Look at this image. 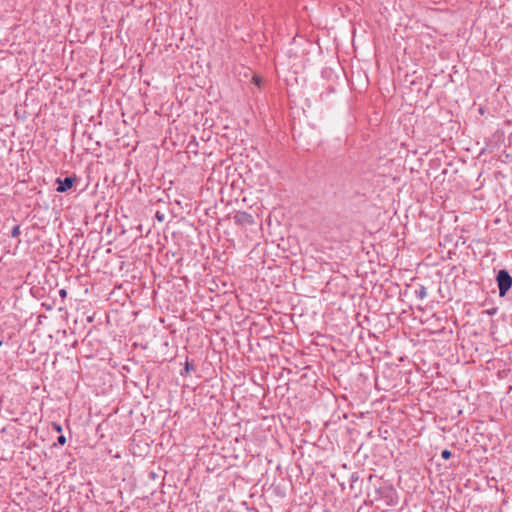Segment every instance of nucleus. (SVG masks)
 I'll return each mask as SVG.
<instances>
[{
  "label": "nucleus",
  "mask_w": 512,
  "mask_h": 512,
  "mask_svg": "<svg viewBox=\"0 0 512 512\" xmlns=\"http://www.w3.org/2000/svg\"><path fill=\"white\" fill-rule=\"evenodd\" d=\"M74 210L79 211V214H77V223H81V220L84 216L82 209L79 207H75ZM70 221L73 224V227L71 228V231L73 232V234H72V239L69 242L70 250L66 254V264L71 265V267L73 268V264L69 260L70 259L77 260L79 258L80 245H82L83 242H82V235L79 234V229H76L74 227V225L76 224V218L72 217Z\"/></svg>",
  "instance_id": "1"
},
{
  "label": "nucleus",
  "mask_w": 512,
  "mask_h": 512,
  "mask_svg": "<svg viewBox=\"0 0 512 512\" xmlns=\"http://www.w3.org/2000/svg\"><path fill=\"white\" fill-rule=\"evenodd\" d=\"M77 174L75 171L66 170V196L72 192L81 193L85 191L89 185L87 177Z\"/></svg>",
  "instance_id": "2"
},
{
  "label": "nucleus",
  "mask_w": 512,
  "mask_h": 512,
  "mask_svg": "<svg viewBox=\"0 0 512 512\" xmlns=\"http://www.w3.org/2000/svg\"><path fill=\"white\" fill-rule=\"evenodd\" d=\"M378 482L379 485H375V492L378 495V498L383 499L389 506L396 505L398 502V496L395 488L391 484L383 482L380 479Z\"/></svg>",
  "instance_id": "3"
},
{
  "label": "nucleus",
  "mask_w": 512,
  "mask_h": 512,
  "mask_svg": "<svg viewBox=\"0 0 512 512\" xmlns=\"http://www.w3.org/2000/svg\"><path fill=\"white\" fill-rule=\"evenodd\" d=\"M495 281L499 290V296L504 297L512 288V276L507 269H500L495 277Z\"/></svg>",
  "instance_id": "4"
},
{
  "label": "nucleus",
  "mask_w": 512,
  "mask_h": 512,
  "mask_svg": "<svg viewBox=\"0 0 512 512\" xmlns=\"http://www.w3.org/2000/svg\"><path fill=\"white\" fill-rule=\"evenodd\" d=\"M66 472H69V476L71 478H75L74 482L69 484L70 491H74L77 488V485H83L84 477L82 472H80L79 475L77 474V467L74 459L72 461H68L66 464Z\"/></svg>",
  "instance_id": "5"
},
{
  "label": "nucleus",
  "mask_w": 512,
  "mask_h": 512,
  "mask_svg": "<svg viewBox=\"0 0 512 512\" xmlns=\"http://www.w3.org/2000/svg\"><path fill=\"white\" fill-rule=\"evenodd\" d=\"M234 223L239 226H252L255 224L254 216L246 211H237L233 216Z\"/></svg>",
  "instance_id": "6"
},
{
  "label": "nucleus",
  "mask_w": 512,
  "mask_h": 512,
  "mask_svg": "<svg viewBox=\"0 0 512 512\" xmlns=\"http://www.w3.org/2000/svg\"><path fill=\"white\" fill-rule=\"evenodd\" d=\"M196 370V366L193 364V362H190L188 358L186 359L184 368L181 370L180 375L183 377L188 376L191 372Z\"/></svg>",
  "instance_id": "7"
},
{
  "label": "nucleus",
  "mask_w": 512,
  "mask_h": 512,
  "mask_svg": "<svg viewBox=\"0 0 512 512\" xmlns=\"http://www.w3.org/2000/svg\"><path fill=\"white\" fill-rule=\"evenodd\" d=\"M72 277H75L76 280H80L84 276L81 274H76L75 271L72 270V268L66 269V276H65L66 281H68L70 283L71 282L70 279Z\"/></svg>",
  "instance_id": "8"
},
{
  "label": "nucleus",
  "mask_w": 512,
  "mask_h": 512,
  "mask_svg": "<svg viewBox=\"0 0 512 512\" xmlns=\"http://www.w3.org/2000/svg\"><path fill=\"white\" fill-rule=\"evenodd\" d=\"M415 295L418 299H424L427 296V290L426 287L423 285H420L418 289L415 290Z\"/></svg>",
  "instance_id": "9"
},
{
  "label": "nucleus",
  "mask_w": 512,
  "mask_h": 512,
  "mask_svg": "<svg viewBox=\"0 0 512 512\" xmlns=\"http://www.w3.org/2000/svg\"><path fill=\"white\" fill-rule=\"evenodd\" d=\"M359 480V474L358 472H354L351 474L350 476V486H351V489L354 488V484Z\"/></svg>",
  "instance_id": "10"
},
{
  "label": "nucleus",
  "mask_w": 512,
  "mask_h": 512,
  "mask_svg": "<svg viewBox=\"0 0 512 512\" xmlns=\"http://www.w3.org/2000/svg\"><path fill=\"white\" fill-rule=\"evenodd\" d=\"M21 234V231H20V226L19 225H15L12 230H11V236L13 238H17L19 235Z\"/></svg>",
  "instance_id": "11"
},
{
  "label": "nucleus",
  "mask_w": 512,
  "mask_h": 512,
  "mask_svg": "<svg viewBox=\"0 0 512 512\" xmlns=\"http://www.w3.org/2000/svg\"><path fill=\"white\" fill-rule=\"evenodd\" d=\"M56 183H57V191L58 192H64L65 190V187H64V180H62L60 177L57 178L56 180Z\"/></svg>",
  "instance_id": "12"
},
{
  "label": "nucleus",
  "mask_w": 512,
  "mask_h": 512,
  "mask_svg": "<svg viewBox=\"0 0 512 512\" xmlns=\"http://www.w3.org/2000/svg\"><path fill=\"white\" fill-rule=\"evenodd\" d=\"M441 457L444 459V460H449L451 457H452V453L450 450L448 449H444L442 450L441 452Z\"/></svg>",
  "instance_id": "13"
},
{
  "label": "nucleus",
  "mask_w": 512,
  "mask_h": 512,
  "mask_svg": "<svg viewBox=\"0 0 512 512\" xmlns=\"http://www.w3.org/2000/svg\"><path fill=\"white\" fill-rule=\"evenodd\" d=\"M71 81L72 82V85H74L75 83V78H74V75H69V76H66V90L69 89L68 87V82Z\"/></svg>",
  "instance_id": "14"
},
{
  "label": "nucleus",
  "mask_w": 512,
  "mask_h": 512,
  "mask_svg": "<svg viewBox=\"0 0 512 512\" xmlns=\"http://www.w3.org/2000/svg\"><path fill=\"white\" fill-rule=\"evenodd\" d=\"M77 118H78V116H77L76 114H74V115H73V120H74V123H73V125H74L73 134H75V133H76Z\"/></svg>",
  "instance_id": "15"
},
{
  "label": "nucleus",
  "mask_w": 512,
  "mask_h": 512,
  "mask_svg": "<svg viewBox=\"0 0 512 512\" xmlns=\"http://www.w3.org/2000/svg\"><path fill=\"white\" fill-rule=\"evenodd\" d=\"M57 441L60 445H64V435L58 436Z\"/></svg>",
  "instance_id": "16"
},
{
  "label": "nucleus",
  "mask_w": 512,
  "mask_h": 512,
  "mask_svg": "<svg viewBox=\"0 0 512 512\" xmlns=\"http://www.w3.org/2000/svg\"><path fill=\"white\" fill-rule=\"evenodd\" d=\"M53 426H54V428L56 429L57 432H61L62 431L61 425L53 423Z\"/></svg>",
  "instance_id": "17"
},
{
  "label": "nucleus",
  "mask_w": 512,
  "mask_h": 512,
  "mask_svg": "<svg viewBox=\"0 0 512 512\" xmlns=\"http://www.w3.org/2000/svg\"><path fill=\"white\" fill-rule=\"evenodd\" d=\"M253 80H254L255 85L260 86L261 79L259 77H254Z\"/></svg>",
  "instance_id": "18"
},
{
  "label": "nucleus",
  "mask_w": 512,
  "mask_h": 512,
  "mask_svg": "<svg viewBox=\"0 0 512 512\" xmlns=\"http://www.w3.org/2000/svg\"><path fill=\"white\" fill-rule=\"evenodd\" d=\"M156 217L159 221H163L164 216L160 214L159 212L156 213Z\"/></svg>",
  "instance_id": "19"
},
{
  "label": "nucleus",
  "mask_w": 512,
  "mask_h": 512,
  "mask_svg": "<svg viewBox=\"0 0 512 512\" xmlns=\"http://www.w3.org/2000/svg\"><path fill=\"white\" fill-rule=\"evenodd\" d=\"M71 209L72 208L70 206L66 208V215H65L66 220H68V218H69L68 212H70Z\"/></svg>",
  "instance_id": "20"
},
{
  "label": "nucleus",
  "mask_w": 512,
  "mask_h": 512,
  "mask_svg": "<svg viewBox=\"0 0 512 512\" xmlns=\"http://www.w3.org/2000/svg\"><path fill=\"white\" fill-rule=\"evenodd\" d=\"M64 295H65V292H64V289H60L59 290V296L64 299Z\"/></svg>",
  "instance_id": "21"
},
{
  "label": "nucleus",
  "mask_w": 512,
  "mask_h": 512,
  "mask_svg": "<svg viewBox=\"0 0 512 512\" xmlns=\"http://www.w3.org/2000/svg\"><path fill=\"white\" fill-rule=\"evenodd\" d=\"M77 344V339H74L72 342H71V346L72 347H75V345Z\"/></svg>",
  "instance_id": "22"
},
{
  "label": "nucleus",
  "mask_w": 512,
  "mask_h": 512,
  "mask_svg": "<svg viewBox=\"0 0 512 512\" xmlns=\"http://www.w3.org/2000/svg\"><path fill=\"white\" fill-rule=\"evenodd\" d=\"M150 477H151L152 479H154V478L156 477V474H155L154 472H151V473H150Z\"/></svg>",
  "instance_id": "23"
},
{
  "label": "nucleus",
  "mask_w": 512,
  "mask_h": 512,
  "mask_svg": "<svg viewBox=\"0 0 512 512\" xmlns=\"http://www.w3.org/2000/svg\"><path fill=\"white\" fill-rule=\"evenodd\" d=\"M65 319H66V324L68 323V320H69V314L66 312V316H65Z\"/></svg>",
  "instance_id": "24"
},
{
  "label": "nucleus",
  "mask_w": 512,
  "mask_h": 512,
  "mask_svg": "<svg viewBox=\"0 0 512 512\" xmlns=\"http://www.w3.org/2000/svg\"><path fill=\"white\" fill-rule=\"evenodd\" d=\"M84 74H85V73L81 71V72H79V73H78V75H77V76H79V77H83V76H84Z\"/></svg>",
  "instance_id": "25"
},
{
  "label": "nucleus",
  "mask_w": 512,
  "mask_h": 512,
  "mask_svg": "<svg viewBox=\"0 0 512 512\" xmlns=\"http://www.w3.org/2000/svg\"><path fill=\"white\" fill-rule=\"evenodd\" d=\"M74 51L71 52V59L73 60Z\"/></svg>",
  "instance_id": "26"
},
{
  "label": "nucleus",
  "mask_w": 512,
  "mask_h": 512,
  "mask_svg": "<svg viewBox=\"0 0 512 512\" xmlns=\"http://www.w3.org/2000/svg\"><path fill=\"white\" fill-rule=\"evenodd\" d=\"M2 345V341L0 340V346Z\"/></svg>",
  "instance_id": "27"
}]
</instances>
